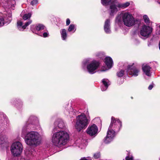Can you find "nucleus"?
I'll return each instance as SVG.
<instances>
[{
    "label": "nucleus",
    "mask_w": 160,
    "mask_h": 160,
    "mask_svg": "<svg viewBox=\"0 0 160 160\" xmlns=\"http://www.w3.org/2000/svg\"><path fill=\"white\" fill-rule=\"evenodd\" d=\"M36 119L37 118L34 116H30L22 129V136L25 138V141L26 143L30 146H36L39 145L41 142L40 136L37 132L34 131L28 132L31 128L30 123H33V121Z\"/></svg>",
    "instance_id": "1"
},
{
    "label": "nucleus",
    "mask_w": 160,
    "mask_h": 160,
    "mask_svg": "<svg viewBox=\"0 0 160 160\" xmlns=\"http://www.w3.org/2000/svg\"><path fill=\"white\" fill-rule=\"evenodd\" d=\"M69 138V134L66 131H61L53 134L52 142L54 145L60 147L66 144Z\"/></svg>",
    "instance_id": "2"
},
{
    "label": "nucleus",
    "mask_w": 160,
    "mask_h": 160,
    "mask_svg": "<svg viewBox=\"0 0 160 160\" xmlns=\"http://www.w3.org/2000/svg\"><path fill=\"white\" fill-rule=\"evenodd\" d=\"M130 5L129 2L124 3H121L117 2H112L110 5L109 8L108 9L110 15L113 16L121 9L126 8Z\"/></svg>",
    "instance_id": "3"
},
{
    "label": "nucleus",
    "mask_w": 160,
    "mask_h": 160,
    "mask_svg": "<svg viewBox=\"0 0 160 160\" xmlns=\"http://www.w3.org/2000/svg\"><path fill=\"white\" fill-rule=\"evenodd\" d=\"M90 120L88 119L86 115L83 113L78 115L77 117V122L75 127L78 132L82 129L85 128L88 124Z\"/></svg>",
    "instance_id": "4"
},
{
    "label": "nucleus",
    "mask_w": 160,
    "mask_h": 160,
    "mask_svg": "<svg viewBox=\"0 0 160 160\" xmlns=\"http://www.w3.org/2000/svg\"><path fill=\"white\" fill-rule=\"evenodd\" d=\"M124 24L128 27H131L135 24V20L132 15L128 12H122L121 14Z\"/></svg>",
    "instance_id": "5"
},
{
    "label": "nucleus",
    "mask_w": 160,
    "mask_h": 160,
    "mask_svg": "<svg viewBox=\"0 0 160 160\" xmlns=\"http://www.w3.org/2000/svg\"><path fill=\"white\" fill-rule=\"evenodd\" d=\"M23 149V146L19 142H13L10 147L11 153L15 156H17L21 153Z\"/></svg>",
    "instance_id": "6"
},
{
    "label": "nucleus",
    "mask_w": 160,
    "mask_h": 160,
    "mask_svg": "<svg viewBox=\"0 0 160 160\" xmlns=\"http://www.w3.org/2000/svg\"><path fill=\"white\" fill-rule=\"evenodd\" d=\"M122 126L121 122L119 120L115 119L114 117H112L111 122L109 127H111V129L113 130L114 132H118L120 130Z\"/></svg>",
    "instance_id": "7"
},
{
    "label": "nucleus",
    "mask_w": 160,
    "mask_h": 160,
    "mask_svg": "<svg viewBox=\"0 0 160 160\" xmlns=\"http://www.w3.org/2000/svg\"><path fill=\"white\" fill-rule=\"evenodd\" d=\"M152 31V28L149 26L144 25L142 26L140 32L141 36L146 38H148Z\"/></svg>",
    "instance_id": "8"
},
{
    "label": "nucleus",
    "mask_w": 160,
    "mask_h": 160,
    "mask_svg": "<svg viewBox=\"0 0 160 160\" xmlns=\"http://www.w3.org/2000/svg\"><path fill=\"white\" fill-rule=\"evenodd\" d=\"M99 64L98 62L93 61L91 62L87 66V69L88 72L91 74L94 73L95 70L99 66Z\"/></svg>",
    "instance_id": "9"
},
{
    "label": "nucleus",
    "mask_w": 160,
    "mask_h": 160,
    "mask_svg": "<svg viewBox=\"0 0 160 160\" xmlns=\"http://www.w3.org/2000/svg\"><path fill=\"white\" fill-rule=\"evenodd\" d=\"M111 127H109L107 132V136L104 139V142L106 144L112 141L115 136V132L113 130H111Z\"/></svg>",
    "instance_id": "10"
},
{
    "label": "nucleus",
    "mask_w": 160,
    "mask_h": 160,
    "mask_svg": "<svg viewBox=\"0 0 160 160\" xmlns=\"http://www.w3.org/2000/svg\"><path fill=\"white\" fill-rule=\"evenodd\" d=\"M134 63L132 65H129L127 66V72L128 74L132 76H137L138 75L140 70L134 66H133Z\"/></svg>",
    "instance_id": "11"
},
{
    "label": "nucleus",
    "mask_w": 160,
    "mask_h": 160,
    "mask_svg": "<svg viewBox=\"0 0 160 160\" xmlns=\"http://www.w3.org/2000/svg\"><path fill=\"white\" fill-rule=\"evenodd\" d=\"M98 128L95 124L89 126L87 130V133L90 136L95 137L98 132Z\"/></svg>",
    "instance_id": "12"
},
{
    "label": "nucleus",
    "mask_w": 160,
    "mask_h": 160,
    "mask_svg": "<svg viewBox=\"0 0 160 160\" xmlns=\"http://www.w3.org/2000/svg\"><path fill=\"white\" fill-rule=\"evenodd\" d=\"M45 29V27L43 25L40 24H38L35 25H32L31 28V30L33 33L40 36H42V34H39V33H37L36 32L37 31L44 30Z\"/></svg>",
    "instance_id": "13"
},
{
    "label": "nucleus",
    "mask_w": 160,
    "mask_h": 160,
    "mask_svg": "<svg viewBox=\"0 0 160 160\" xmlns=\"http://www.w3.org/2000/svg\"><path fill=\"white\" fill-rule=\"evenodd\" d=\"M32 21L31 19H29L27 22L25 23L24 25L22 26V22L20 21L17 22V26L18 28L20 30H22L25 29L26 27L31 23Z\"/></svg>",
    "instance_id": "14"
},
{
    "label": "nucleus",
    "mask_w": 160,
    "mask_h": 160,
    "mask_svg": "<svg viewBox=\"0 0 160 160\" xmlns=\"http://www.w3.org/2000/svg\"><path fill=\"white\" fill-rule=\"evenodd\" d=\"M151 68L148 65L145 64L142 65V69L144 73L147 76L150 77L151 76Z\"/></svg>",
    "instance_id": "15"
},
{
    "label": "nucleus",
    "mask_w": 160,
    "mask_h": 160,
    "mask_svg": "<svg viewBox=\"0 0 160 160\" xmlns=\"http://www.w3.org/2000/svg\"><path fill=\"white\" fill-rule=\"evenodd\" d=\"M105 63L109 69L111 68L113 65V61L110 57H106L105 59Z\"/></svg>",
    "instance_id": "16"
},
{
    "label": "nucleus",
    "mask_w": 160,
    "mask_h": 160,
    "mask_svg": "<svg viewBox=\"0 0 160 160\" xmlns=\"http://www.w3.org/2000/svg\"><path fill=\"white\" fill-rule=\"evenodd\" d=\"M102 82L104 86H102L101 90L102 91H104L107 89L110 84L109 81L108 79H103L102 80Z\"/></svg>",
    "instance_id": "17"
},
{
    "label": "nucleus",
    "mask_w": 160,
    "mask_h": 160,
    "mask_svg": "<svg viewBox=\"0 0 160 160\" xmlns=\"http://www.w3.org/2000/svg\"><path fill=\"white\" fill-rule=\"evenodd\" d=\"M104 29L106 33H109L111 32L110 27V20L109 19H107L105 22Z\"/></svg>",
    "instance_id": "18"
},
{
    "label": "nucleus",
    "mask_w": 160,
    "mask_h": 160,
    "mask_svg": "<svg viewBox=\"0 0 160 160\" xmlns=\"http://www.w3.org/2000/svg\"><path fill=\"white\" fill-rule=\"evenodd\" d=\"M7 142V137L0 134V145L5 144Z\"/></svg>",
    "instance_id": "19"
},
{
    "label": "nucleus",
    "mask_w": 160,
    "mask_h": 160,
    "mask_svg": "<svg viewBox=\"0 0 160 160\" xmlns=\"http://www.w3.org/2000/svg\"><path fill=\"white\" fill-rule=\"evenodd\" d=\"M60 32L62 39L63 40H65L67 37V34L66 29H62Z\"/></svg>",
    "instance_id": "20"
},
{
    "label": "nucleus",
    "mask_w": 160,
    "mask_h": 160,
    "mask_svg": "<svg viewBox=\"0 0 160 160\" xmlns=\"http://www.w3.org/2000/svg\"><path fill=\"white\" fill-rule=\"evenodd\" d=\"M81 142L82 143L79 145V147L81 148H84L86 146L87 142L86 141L84 140H82Z\"/></svg>",
    "instance_id": "21"
},
{
    "label": "nucleus",
    "mask_w": 160,
    "mask_h": 160,
    "mask_svg": "<svg viewBox=\"0 0 160 160\" xmlns=\"http://www.w3.org/2000/svg\"><path fill=\"white\" fill-rule=\"evenodd\" d=\"M76 30V28H75L74 25L73 24H70L68 29V31L71 32L73 31V32H74Z\"/></svg>",
    "instance_id": "22"
},
{
    "label": "nucleus",
    "mask_w": 160,
    "mask_h": 160,
    "mask_svg": "<svg viewBox=\"0 0 160 160\" xmlns=\"http://www.w3.org/2000/svg\"><path fill=\"white\" fill-rule=\"evenodd\" d=\"M143 19L144 22L147 24L149 25L150 22V21L148 17L146 15H145L143 16Z\"/></svg>",
    "instance_id": "23"
},
{
    "label": "nucleus",
    "mask_w": 160,
    "mask_h": 160,
    "mask_svg": "<svg viewBox=\"0 0 160 160\" xmlns=\"http://www.w3.org/2000/svg\"><path fill=\"white\" fill-rule=\"evenodd\" d=\"M122 13H121L120 14L118 15L116 18V22L119 23L121 22L122 20L121 14Z\"/></svg>",
    "instance_id": "24"
},
{
    "label": "nucleus",
    "mask_w": 160,
    "mask_h": 160,
    "mask_svg": "<svg viewBox=\"0 0 160 160\" xmlns=\"http://www.w3.org/2000/svg\"><path fill=\"white\" fill-rule=\"evenodd\" d=\"M32 15L31 13H29L28 14H25L23 16V19L24 20H26L30 18Z\"/></svg>",
    "instance_id": "25"
},
{
    "label": "nucleus",
    "mask_w": 160,
    "mask_h": 160,
    "mask_svg": "<svg viewBox=\"0 0 160 160\" xmlns=\"http://www.w3.org/2000/svg\"><path fill=\"white\" fill-rule=\"evenodd\" d=\"M112 0H101V3L103 5H108L111 2Z\"/></svg>",
    "instance_id": "26"
},
{
    "label": "nucleus",
    "mask_w": 160,
    "mask_h": 160,
    "mask_svg": "<svg viewBox=\"0 0 160 160\" xmlns=\"http://www.w3.org/2000/svg\"><path fill=\"white\" fill-rule=\"evenodd\" d=\"M100 154L99 152L95 153L93 154V158L95 159L100 158Z\"/></svg>",
    "instance_id": "27"
},
{
    "label": "nucleus",
    "mask_w": 160,
    "mask_h": 160,
    "mask_svg": "<svg viewBox=\"0 0 160 160\" xmlns=\"http://www.w3.org/2000/svg\"><path fill=\"white\" fill-rule=\"evenodd\" d=\"M64 126V124L63 122L62 121H60L58 122V127L59 128H62Z\"/></svg>",
    "instance_id": "28"
},
{
    "label": "nucleus",
    "mask_w": 160,
    "mask_h": 160,
    "mask_svg": "<svg viewBox=\"0 0 160 160\" xmlns=\"http://www.w3.org/2000/svg\"><path fill=\"white\" fill-rule=\"evenodd\" d=\"M124 72L123 70H121L119 72H117V75L118 77H122L124 74Z\"/></svg>",
    "instance_id": "29"
},
{
    "label": "nucleus",
    "mask_w": 160,
    "mask_h": 160,
    "mask_svg": "<svg viewBox=\"0 0 160 160\" xmlns=\"http://www.w3.org/2000/svg\"><path fill=\"white\" fill-rule=\"evenodd\" d=\"M12 15L11 14H9L8 15V20L7 21V22L8 23H9L12 20Z\"/></svg>",
    "instance_id": "30"
},
{
    "label": "nucleus",
    "mask_w": 160,
    "mask_h": 160,
    "mask_svg": "<svg viewBox=\"0 0 160 160\" xmlns=\"http://www.w3.org/2000/svg\"><path fill=\"white\" fill-rule=\"evenodd\" d=\"M4 19L3 18H0V27L3 26L4 24Z\"/></svg>",
    "instance_id": "31"
},
{
    "label": "nucleus",
    "mask_w": 160,
    "mask_h": 160,
    "mask_svg": "<svg viewBox=\"0 0 160 160\" xmlns=\"http://www.w3.org/2000/svg\"><path fill=\"white\" fill-rule=\"evenodd\" d=\"M38 2V0H33L31 2V4L33 5L34 4H37Z\"/></svg>",
    "instance_id": "32"
},
{
    "label": "nucleus",
    "mask_w": 160,
    "mask_h": 160,
    "mask_svg": "<svg viewBox=\"0 0 160 160\" xmlns=\"http://www.w3.org/2000/svg\"><path fill=\"white\" fill-rule=\"evenodd\" d=\"M48 32H44L42 34V36L44 38L47 37L48 36Z\"/></svg>",
    "instance_id": "33"
},
{
    "label": "nucleus",
    "mask_w": 160,
    "mask_h": 160,
    "mask_svg": "<svg viewBox=\"0 0 160 160\" xmlns=\"http://www.w3.org/2000/svg\"><path fill=\"white\" fill-rule=\"evenodd\" d=\"M126 160H133V158L132 156L130 157L129 156H127L126 158Z\"/></svg>",
    "instance_id": "34"
},
{
    "label": "nucleus",
    "mask_w": 160,
    "mask_h": 160,
    "mask_svg": "<svg viewBox=\"0 0 160 160\" xmlns=\"http://www.w3.org/2000/svg\"><path fill=\"white\" fill-rule=\"evenodd\" d=\"M70 22V20L69 18H67L66 20V25H68Z\"/></svg>",
    "instance_id": "35"
},
{
    "label": "nucleus",
    "mask_w": 160,
    "mask_h": 160,
    "mask_svg": "<svg viewBox=\"0 0 160 160\" xmlns=\"http://www.w3.org/2000/svg\"><path fill=\"white\" fill-rule=\"evenodd\" d=\"M153 83H152V84L151 85H150L148 87V89H149V90H151L152 89V88H153Z\"/></svg>",
    "instance_id": "36"
},
{
    "label": "nucleus",
    "mask_w": 160,
    "mask_h": 160,
    "mask_svg": "<svg viewBox=\"0 0 160 160\" xmlns=\"http://www.w3.org/2000/svg\"><path fill=\"white\" fill-rule=\"evenodd\" d=\"M88 60H86L83 61V64L84 65H86L87 63H88Z\"/></svg>",
    "instance_id": "37"
},
{
    "label": "nucleus",
    "mask_w": 160,
    "mask_h": 160,
    "mask_svg": "<svg viewBox=\"0 0 160 160\" xmlns=\"http://www.w3.org/2000/svg\"><path fill=\"white\" fill-rule=\"evenodd\" d=\"M80 160H88L85 158H81Z\"/></svg>",
    "instance_id": "38"
},
{
    "label": "nucleus",
    "mask_w": 160,
    "mask_h": 160,
    "mask_svg": "<svg viewBox=\"0 0 160 160\" xmlns=\"http://www.w3.org/2000/svg\"><path fill=\"white\" fill-rule=\"evenodd\" d=\"M55 128H54V129H54V131H55Z\"/></svg>",
    "instance_id": "39"
}]
</instances>
